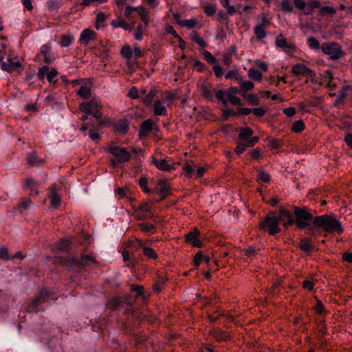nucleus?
Segmentation results:
<instances>
[{
	"instance_id": "nucleus-1",
	"label": "nucleus",
	"mask_w": 352,
	"mask_h": 352,
	"mask_svg": "<svg viewBox=\"0 0 352 352\" xmlns=\"http://www.w3.org/2000/svg\"><path fill=\"white\" fill-rule=\"evenodd\" d=\"M74 243L67 239L60 240L56 245L58 249L69 254L60 258L61 263L67 270L78 272L85 266L95 263L94 258L88 254L80 253V257L74 255Z\"/></svg>"
},
{
	"instance_id": "nucleus-2",
	"label": "nucleus",
	"mask_w": 352,
	"mask_h": 352,
	"mask_svg": "<svg viewBox=\"0 0 352 352\" xmlns=\"http://www.w3.org/2000/svg\"><path fill=\"white\" fill-rule=\"evenodd\" d=\"M344 229L340 221L335 215L324 214L316 216L315 226L312 230V236L316 238L322 236V233L330 234H342Z\"/></svg>"
},
{
	"instance_id": "nucleus-3",
	"label": "nucleus",
	"mask_w": 352,
	"mask_h": 352,
	"mask_svg": "<svg viewBox=\"0 0 352 352\" xmlns=\"http://www.w3.org/2000/svg\"><path fill=\"white\" fill-rule=\"evenodd\" d=\"M294 215L295 216L296 227L300 230L307 231L308 234L312 236V230L314 229L316 216L311 213V210L303 206H294Z\"/></svg>"
},
{
	"instance_id": "nucleus-4",
	"label": "nucleus",
	"mask_w": 352,
	"mask_h": 352,
	"mask_svg": "<svg viewBox=\"0 0 352 352\" xmlns=\"http://www.w3.org/2000/svg\"><path fill=\"white\" fill-rule=\"evenodd\" d=\"M102 105L101 104L100 100L98 97L94 96L90 100L83 102L80 104L79 109L80 111L85 113L80 118V120L85 122L88 119V116H92L98 120H99V126H106L109 120H102V113L101 111Z\"/></svg>"
},
{
	"instance_id": "nucleus-5",
	"label": "nucleus",
	"mask_w": 352,
	"mask_h": 352,
	"mask_svg": "<svg viewBox=\"0 0 352 352\" xmlns=\"http://www.w3.org/2000/svg\"><path fill=\"white\" fill-rule=\"evenodd\" d=\"M134 300L129 296L125 297H115L109 300L107 305L113 311L122 313L127 318L133 316Z\"/></svg>"
},
{
	"instance_id": "nucleus-6",
	"label": "nucleus",
	"mask_w": 352,
	"mask_h": 352,
	"mask_svg": "<svg viewBox=\"0 0 352 352\" xmlns=\"http://www.w3.org/2000/svg\"><path fill=\"white\" fill-rule=\"evenodd\" d=\"M276 210L270 211L258 223L259 229L267 232L269 235L274 236L281 232L280 223L281 219L277 215Z\"/></svg>"
},
{
	"instance_id": "nucleus-7",
	"label": "nucleus",
	"mask_w": 352,
	"mask_h": 352,
	"mask_svg": "<svg viewBox=\"0 0 352 352\" xmlns=\"http://www.w3.org/2000/svg\"><path fill=\"white\" fill-rule=\"evenodd\" d=\"M54 299V292L47 287H43L37 295L32 299L28 305V312L37 313L43 311L42 304Z\"/></svg>"
},
{
	"instance_id": "nucleus-8",
	"label": "nucleus",
	"mask_w": 352,
	"mask_h": 352,
	"mask_svg": "<svg viewBox=\"0 0 352 352\" xmlns=\"http://www.w3.org/2000/svg\"><path fill=\"white\" fill-rule=\"evenodd\" d=\"M108 152L115 157L111 160V164L113 166H118L120 164L129 162L131 158V154L126 148L116 145L111 142L108 146Z\"/></svg>"
},
{
	"instance_id": "nucleus-9",
	"label": "nucleus",
	"mask_w": 352,
	"mask_h": 352,
	"mask_svg": "<svg viewBox=\"0 0 352 352\" xmlns=\"http://www.w3.org/2000/svg\"><path fill=\"white\" fill-rule=\"evenodd\" d=\"M41 342L45 344L52 352H62V346L59 344L58 339L52 334V331L48 330L44 325L41 327Z\"/></svg>"
},
{
	"instance_id": "nucleus-10",
	"label": "nucleus",
	"mask_w": 352,
	"mask_h": 352,
	"mask_svg": "<svg viewBox=\"0 0 352 352\" xmlns=\"http://www.w3.org/2000/svg\"><path fill=\"white\" fill-rule=\"evenodd\" d=\"M113 28H122L131 32L135 40L141 41L148 23H111Z\"/></svg>"
},
{
	"instance_id": "nucleus-11",
	"label": "nucleus",
	"mask_w": 352,
	"mask_h": 352,
	"mask_svg": "<svg viewBox=\"0 0 352 352\" xmlns=\"http://www.w3.org/2000/svg\"><path fill=\"white\" fill-rule=\"evenodd\" d=\"M322 52L333 60H337L343 57L345 54L341 46L336 42H327L321 45Z\"/></svg>"
},
{
	"instance_id": "nucleus-12",
	"label": "nucleus",
	"mask_w": 352,
	"mask_h": 352,
	"mask_svg": "<svg viewBox=\"0 0 352 352\" xmlns=\"http://www.w3.org/2000/svg\"><path fill=\"white\" fill-rule=\"evenodd\" d=\"M135 218L138 221H146L153 217L151 207L147 202H142L134 209Z\"/></svg>"
},
{
	"instance_id": "nucleus-13",
	"label": "nucleus",
	"mask_w": 352,
	"mask_h": 352,
	"mask_svg": "<svg viewBox=\"0 0 352 352\" xmlns=\"http://www.w3.org/2000/svg\"><path fill=\"white\" fill-rule=\"evenodd\" d=\"M201 232L197 228H194L192 230L188 232L185 235V241L191 245L193 248H201L204 243L200 240Z\"/></svg>"
},
{
	"instance_id": "nucleus-14",
	"label": "nucleus",
	"mask_w": 352,
	"mask_h": 352,
	"mask_svg": "<svg viewBox=\"0 0 352 352\" xmlns=\"http://www.w3.org/2000/svg\"><path fill=\"white\" fill-rule=\"evenodd\" d=\"M278 213L280 214L278 217L281 219L280 222L283 223L285 228L294 226L295 216L294 215V212H292L288 209L280 207L278 210Z\"/></svg>"
},
{
	"instance_id": "nucleus-15",
	"label": "nucleus",
	"mask_w": 352,
	"mask_h": 352,
	"mask_svg": "<svg viewBox=\"0 0 352 352\" xmlns=\"http://www.w3.org/2000/svg\"><path fill=\"white\" fill-rule=\"evenodd\" d=\"M81 81H85V84L80 87L77 91V94L81 98L86 99L89 98L91 96V87L94 84V79L88 78L81 79L80 81L75 80L73 82V84H80Z\"/></svg>"
},
{
	"instance_id": "nucleus-16",
	"label": "nucleus",
	"mask_w": 352,
	"mask_h": 352,
	"mask_svg": "<svg viewBox=\"0 0 352 352\" xmlns=\"http://www.w3.org/2000/svg\"><path fill=\"white\" fill-rule=\"evenodd\" d=\"M159 129L154 121L151 119H146L143 121L140 126L139 135L141 138L146 137L152 131H158Z\"/></svg>"
},
{
	"instance_id": "nucleus-17",
	"label": "nucleus",
	"mask_w": 352,
	"mask_h": 352,
	"mask_svg": "<svg viewBox=\"0 0 352 352\" xmlns=\"http://www.w3.org/2000/svg\"><path fill=\"white\" fill-rule=\"evenodd\" d=\"M40 182L32 177H27L23 180V187L25 190L30 191V195L36 197L39 193Z\"/></svg>"
},
{
	"instance_id": "nucleus-18",
	"label": "nucleus",
	"mask_w": 352,
	"mask_h": 352,
	"mask_svg": "<svg viewBox=\"0 0 352 352\" xmlns=\"http://www.w3.org/2000/svg\"><path fill=\"white\" fill-rule=\"evenodd\" d=\"M155 192L158 194L161 199H165L170 193V185L167 180L161 179L158 181L155 188Z\"/></svg>"
},
{
	"instance_id": "nucleus-19",
	"label": "nucleus",
	"mask_w": 352,
	"mask_h": 352,
	"mask_svg": "<svg viewBox=\"0 0 352 352\" xmlns=\"http://www.w3.org/2000/svg\"><path fill=\"white\" fill-rule=\"evenodd\" d=\"M275 43L278 47L280 48L286 53H292L296 50V46L292 43H288L287 40L283 37L282 34L277 36Z\"/></svg>"
},
{
	"instance_id": "nucleus-20",
	"label": "nucleus",
	"mask_w": 352,
	"mask_h": 352,
	"mask_svg": "<svg viewBox=\"0 0 352 352\" xmlns=\"http://www.w3.org/2000/svg\"><path fill=\"white\" fill-rule=\"evenodd\" d=\"M97 38V34L90 28L83 30L80 34L79 41L82 45H87L90 41Z\"/></svg>"
},
{
	"instance_id": "nucleus-21",
	"label": "nucleus",
	"mask_w": 352,
	"mask_h": 352,
	"mask_svg": "<svg viewBox=\"0 0 352 352\" xmlns=\"http://www.w3.org/2000/svg\"><path fill=\"white\" fill-rule=\"evenodd\" d=\"M259 141V137L254 136L252 140L247 142H239L235 148V152L238 155L243 154L247 148L253 147Z\"/></svg>"
},
{
	"instance_id": "nucleus-22",
	"label": "nucleus",
	"mask_w": 352,
	"mask_h": 352,
	"mask_svg": "<svg viewBox=\"0 0 352 352\" xmlns=\"http://www.w3.org/2000/svg\"><path fill=\"white\" fill-rule=\"evenodd\" d=\"M292 73L295 76L302 75L304 76H312L314 74L313 71L302 64H296L292 67Z\"/></svg>"
},
{
	"instance_id": "nucleus-23",
	"label": "nucleus",
	"mask_w": 352,
	"mask_h": 352,
	"mask_svg": "<svg viewBox=\"0 0 352 352\" xmlns=\"http://www.w3.org/2000/svg\"><path fill=\"white\" fill-rule=\"evenodd\" d=\"M167 280L168 278L164 274H158L153 285V290L156 293H160L164 288Z\"/></svg>"
},
{
	"instance_id": "nucleus-24",
	"label": "nucleus",
	"mask_w": 352,
	"mask_h": 352,
	"mask_svg": "<svg viewBox=\"0 0 352 352\" xmlns=\"http://www.w3.org/2000/svg\"><path fill=\"white\" fill-rule=\"evenodd\" d=\"M211 335L219 342L222 341L226 342L231 339V336L229 333L223 331L219 328H213L211 331Z\"/></svg>"
},
{
	"instance_id": "nucleus-25",
	"label": "nucleus",
	"mask_w": 352,
	"mask_h": 352,
	"mask_svg": "<svg viewBox=\"0 0 352 352\" xmlns=\"http://www.w3.org/2000/svg\"><path fill=\"white\" fill-rule=\"evenodd\" d=\"M138 245L142 249V253L147 259L156 260L158 258V255L155 251L151 248L146 247L143 241L138 240Z\"/></svg>"
},
{
	"instance_id": "nucleus-26",
	"label": "nucleus",
	"mask_w": 352,
	"mask_h": 352,
	"mask_svg": "<svg viewBox=\"0 0 352 352\" xmlns=\"http://www.w3.org/2000/svg\"><path fill=\"white\" fill-rule=\"evenodd\" d=\"M8 63H2L1 69L3 71H6L8 72H12L14 70H16L19 68H21V64L19 61H13L10 58H8Z\"/></svg>"
},
{
	"instance_id": "nucleus-27",
	"label": "nucleus",
	"mask_w": 352,
	"mask_h": 352,
	"mask_svg": "<svg viewBox=\"0 0 352 352\" xmlns=\"http://www.w3.org/2000/svg\"><path fill=\"white\" fill-rule=\"evenodd\" d=\"M253 130L250 129V127H244L241 128L239 131V140L241 142H247L250 140H252L254 137H252L253 135Z\"/></svg>"
},
{
	"instance_id": "nucleus-28",
	"label": "nucleus",
	"mask_w": 352,
	"mask_h": 352,
	"mask_svg": "<svg viewBox=\"0 0 352 352\" xmlns=\"http://www.w3.org/2000/svg\"><path fill=\"white\" fill-rule=\"evenodd\" d=\"M114 129L120 135L126 134L129 129V122L126 120H119L114 124Z\"/></svg>"
},
{
	"instance_id": "nucleus-29",
	"label": "nucleus",
	"mask_w": 352,
	"mask_h": 352,
	"mask_svg": "<svg viewBox=\"0 0 352 352\" xmlns=\"http://www.w3.org/2000/svg\"><path fill=\"white\" fill-rule=\"evenodd\" d=\"M153 112L155 116H167L166 107L162 104L161 100H157L154 102Z\"/></svg>"
},
{
	"instance_id": "nucleus-30",
	"label": "nucleus",
	"mask_w": 352,
	"mask_h": 352,
	"mask_svg": "<svg viewBox=\"0 0 352 352\" xmlns=\"http://www.w3.org/2000/svg\"><path fill=\"white\" fill-rule=\"evenodd\" d=\"M152 163L159 169L164 171H169L173 168L168 164L165 160H157L155 157H152Z\"/></svg>"
},
{
	"instance_id": "nucleus-31",
	"label": "nucleus",
	"mask_w": 352,
	"mask_h": 352,
	"mask_svg": "<svg viewBox=\"0 0 352 352\" xmlns=\"http://www.w3.org/2000/svg\"><path fill=\"white\" fill-rule=\"evenodd\" d=\"M311 239H302L300 241L298 248L302 252L309 254L312 251V245H311Z\"/></svg>"
},
{
	"instance_id": "nucleus-32",
	"label": "nucleus",
	"mask_w": 352,
	"mask_h": 352,
	"mask_svg": "<svg viewBox=\"0 0 352 352\" xmlns=\"http://www.w3.org/2000/svg\"><path fill=\"white\" fill-rule=\"evenodd\" d=\"M250 105L258 106L260 104V99L256 94H245L241 96Z\"/></svg>"
},
{
	"instance_id": "nucleus-33",
	"label": "nucleus",
	"mask_w": 352,
	"mask_h": 352,
	"mask_svg": "<svg viewBox=\"0 0 352 352\" xmlns=\"http://www.w3.org/2000/svg\"><path fill=\"white\" fill-rule=\"evenodd\" d=\"M156 94L157 91L155 88L151 89L143 98L144 103L146 106H151L153 102L154 98L156 96Z\"/></svg>"
},
{
	"instance_id": "nucleus-34",
	"label": "nucleus",
	"mask_w": 352,
	"mask_h": 352,
	"mask_svg": "<svg viewBox=\"0 0 352 352\" xmlns=\"http://www.w3.org/2000/svg\"><path fill=\"white\" fill-rule=\"evenodd\" d=\"M266 23H259L256 25L254 28V34L256 35V37L258 40H261L266 36V32L265 30V26L263 25H265Z\"/></svg>"
},
{
	"instance_id": "nucleus-35",
	"label": "nucleus",
	"mask_w": 352,
	"mask_h": 352,
	"mask_svg": "<svg viewBox=\"0 0 352 352\" xmlns=\"http://www.w3.org/2000/svg\"><path fill=\"white\" fill-rule=\"evenodd\" d=\"M74 41V36L67 34L62 35L58 43L62 47H67L73 43Z\"/></svg>"
},
{
	"instance_id": "nucleus-36",
	"label": "nucleus",
	"mask_w": 352,
	"mask_h": 352,
	"mask_svg": "<svg viewBox=\"0 0 352 352\" xmlns=\"http://www.w3.org/2000/svg\"><path fill=\"white\" fill-rule=\"evenodd\" d=\"M32 204V201L30 199L25 198L21 203L17 204L16 210L19 213H22L25 210H28Z\"/></svg>"
},
{
	"instance_id": "nucleus-37",
	"label": "nucleus",
	"mask_w": 352,
	"mask_h": 352,
	"mask_svg": "<svg viewBox=\"0 0 352 352\" xmlns=\"http://www.w3.org/2000/svg\"><path fill=\"white\" fill-rule=\"evenodd\" d=\"M28 162L32 166H40L44 163V160L39 159L36 154L33 153L28 157Z\"/></svg>"
},
{
	"instance_id": "nucleus-38",
	"label": "nucleus",
	"mask_w": 352,
	"mask_h": 352,
	"mask_svg": "<svg viewBox=\"0 0 352 352\" xmlns=\"http://www.w3.org/2000/svg\"><path fill=\"white\" fill-rule=\"evenodd\" d=\"M248 76L252 80L261 81L263 76L261 72L254 67H252L248 71Z\"/></svg>"
},
{
	"instance_id": "nucleus-39",
	"label": "nucleus",
	"mask_w": 352,
	"mask_h": 352,
	"mask_svg": "<svg viewBox=\"0 0 352 352\" xmlns=\"http://www.w3.org/2000/svg\"><path fill=\"white\" fill-rule=\"evenodd\" d=\"M130 290L132 293L135 294V298H139V297L144 298V287L143 285H137L132 284L130 285Z\"/></svg>"
},
{
	"instance_id": "nucleus-40",
	"label": "nucleus",
	"mask_w": 352,
	"mask_h": 352,
	"mask_svg": "<svg viewBox=\"0 0 352 352\" xmlns=\"http://www.w3.org/2000/svg\"><path fill=\"white\" fill-rule=\"evenodd\" d=\"M122 257H123V261L124 262L128 263L127 265L129 267L131 266V267H135V265L138 263V260L136 258H131L129 252L127 251H124L122 253Z\"/></svg>"
},
{
	"instance_id": "nucleus-41",
	"label": "nucleus",
	"mask_w": 352,
	"mask_h": 352,
	"mask_svg": "<svg viewBox=\"0 0 352 352\" xmlns=\"http://www.w3.org/2000/svg\"><path fill=\"white\" fill-rule=\"evenodd\" d=\"M226 95H227V91L225 90V89H219L215 94L216 98L219 101L221 102L222 104L224 107H227L228 106V101H227Z\"/></svg>"
},
{
	"instance_id": "nucleus-42",
	"label": "nucleus",
	"mask_w": 352,
	"mask_h": 352,
	"mask_svg": "<svg viewBox=\"0 0 352 352\" xmlns=\"http://www.w3.org/2000/svg\"><path fill=\"white\" fill-rule=\"evenodd\" d=\"M256 181L258 183H269L270 181V175L264 170L259 169L258 170Z\"/></svg>"
},
{
	"instance_id": "nucleus-43",
	"label": "nucleus",
	"mask_w": 352,
	"mask_h": 352,
	"mask_svg": "<svg viewBox=\"0 0 352 352\" xmlns=\"http://www.w3.org/2000/svg\"><path fill=\"white\" fill-rule=\"evenodd\" d=\"M346 25H337L334 27H331L329 29V34L330 36H335L336 38H340L342 34L343 28Z\"/></svg>"
},
{
	"instance_id": "nucleus-44",
	"label": "nucleus",
	"mask_w": 352,
	"mask_h": 352,
	"mask_svg": "<svg viewBox=\"0 0 352 352\" xmlns=\"http://www.w3.org/2000/svg\"><path fill=\"white\" fill-rule=\"evenodd\" d=\"M138 227L144 233L151 232L156 229V226L154 224L144 222L140 223Z\"/></svg>"
},
{
	"instance_id": "nucleus-45",
	"label": "nucleus",
	"mask_w": 352,
	"mask_h": 352,
	"mask_svg": "<svg viewBox=\"0 0 352 352\" xmlns=\"http://www.w3.org/2000/svg\"><path fill=\"white\" fill-rule=\"evenodd\" d=\"M349 89H351L350 86H346L342 88V89L339 91L337 98L334 102V106H338L342 101L345 99L346 96V91Z\"/></svg>"
},
{
	"instance_id": "nucleus-46",
	"label": "nucleus",
	"mask_w": 352,
	"mask_h": 352,
	"mask_svg": "<svg viewBox=\"0 0 352 352\" xmlns=\"http://www.w3.org/2000/svg\"><path fill=\"white\" fill-rule=\"evenodd\" d=\"M204 252L198 251L193 256L192 264L195 268H198L201 263L204 261Z\"/></svg>"
},
{
	"instance_id": "nucleus-47",
	"label": "nucleus",
	"mask_w": 352,
	"mask_h": 352,
	"mask_svg": "<svg viewBox=\"0 0 352 352\" xmlns=\"http://www.w3.org/2000/svg\"><path fill=\"white\" fill-rule=\"evenodd\" d=\"M204 252L198 251L193 256L192 264L195 268H198L201 263L204 261Z\"/></svg>"
},
{
	"instance_id": "nucleus-48",
	"label": "nucleus",
	"mask_w": 352,
	"mask_h": 352,
	"mask_svg": "<svg viewBox=\"0 0 352 352\" xmlns=\"http://www.w3.org/2000/svg\"><path fill=\"white\" fill-rule=\"evenodd\" d=\"M49 72V67L44 65L38 68L37 76L40 81L43 83L45 82V78H47V73Z\"/></svg>"
},
{
	"instance_id": "nucleus-49",
	"label": "nucleus",
	"mask_w": 352,
	"mask_h": 352,
	"mask_svg": "<svg viewBox=\"0 0 352 352\" xmlns=\"http://www.w3.org/2000/svg\"><path fill=\"white\" fill-rule=\"evenodd\" d=\"M191 40L202 48H206L208 46L204 38L196 32L191 35Z\"/></svg>"
},
{
	"instance_id": "nucleus-50",
	"label": "nucleus",
	"mask_w": 352,
	"mask_h": 352,
	"mask_svg": "<svg viewBox=\"0 0 352 352\" xmlns=\"http://www.w3.org/2000/svg\"><path fill=\"white\" fill-rule=\"evenodd\" d=\"M226 98L228 102H230L232 105L237 107L243 106V103L242 102L241 100L235 95L227 94Z\"/></svg>"
},
{
	"instance_id": "nucleus-51",
	"label": "nucleus",
	"mask_w": 352,
	"mask_h": 352,
	"mask_svg": "<svg viewBox=\"0 0 352 352\" xmlns=\"http://www.w3.org/2000/svg\"><path fill=\"white\" fill-rule=\"evenodd\" d=\"M254 87V83L252 81H243L240 86L241 90V96L248 94V91L252 90Z\"/></svg>"
},
{
	"instance_id": "nucleus-52",
	"label": "nucleus",
	"mask_w": 352,
	"mask_h": 352,
	"mask_svg": "<svg viewBox=\"0 0 352 352\" xmlns=\"http://www.w3.org/2000/svg\"><path fill=\"white\" fill-rule=\"evenodd\" d=\"M202 55L208 63L210 65H215L218 63L217 59L208 51H204Z\"/></svg>"
},
{
	"instance_id": "nucleus-53",
	"label": "nucleus",
	"mask_w": 352,
	"mask_h": 352,
	"mask_svg": "<svg viewBox=\"0 0 352 352\" xmlns=\"http://www.w3.org/2000/svg\"><path fill=\"white\" fill-rule=\"evenodd\" d=\"M223 120L227 121L230 117L237 116V110L234 111L232 109H223Z\"/></svg>"
},
{
	"instance_id": "nucleus-54",
	"label": "nucleus",
	"mask_w": 352,
	"mask_h": 352,
	"mask_svg": "<svg viewBox=\"0 0 352 352\" xmlns=\"http://www.w3.org/2000/svg\"><path fill=\"white\" fill-rule=\"evenodd\" d=\"M305 125L302 120H298L293 123L292 131L295 133H300L305 129Z\"/></svg>"
},
{
	"instance_id": "nucleus-55",
	"label": "nucleus",
	"mask_w": 352,
	"mask_h": 352,
	"mask_svg": "<svg viewBox=\"0 0 352 352\" xmlns=\"http://www.w3.org/2000/svg\"><path fill=\"white\" fill-rule=\"evenodd\" d=\"M121 54L124 58L131 59L133 57V50L129 45H124L121 50Z\"/></svg>"
},
{
	"instance_id": "nucleus-56",
	"label": "nucleus",
	"mask_w": 352,
	"mask_h": 352,
	"mask_svg": "<svg viewBox=\"0 0 352 352\" xmlns=\"http://www.w3.org/2000/svg\"><path fill=\"white\" fill-rule=\"evenodd\" d=\"M307 43L310 48L314 50H321V45L318 41L314 37H309L307 39Z\"/></svg>"
},
{
	"instance_id": "nucleus-57",
	"label": "nucleus",
	"mask_w": 352,
	"mask_h": 352,
	"mask_svg": "<svg viewBox=\"0 0 352 352\" xmlns=\"http://www.w3.org/2000/svg\"><path fill=\"white\" fill-rule=\"evenodd\" d=\"M315 311L318 315H323L327 313V310L323 305L322 302L320 300H317L316 305L315 306Z\"/></svg>"
},
{
	"instance_id": "nucleus-58",
	"label": "nucleus",
	"mask_w": 352,
	"mask_h": 352,
	"mask_svg": "<svg viewBox=\"0 0 352 352\" xmlns=\"http://www.w3.org/2000/svg\"><path fill=\"white\" fill-rule=\"evenodd\" d=\"M336 13V10L330 6L322 7L320 10V14L322 16L333 15Z\"/></svg>"
},
{
	"instance_id": "nucleus-59",
	"label": "nucleus",
	"mask_w": 352,
	"mask_h": 352,
	"mask_svg": "<svg viewBox=\"0 0 352 352\" xmlns=\"http://www.w3.org/2000/svg\"><path fill=\"white\" fill-rule=\"evenodd\" d=\"M236 109H237V116H249L250 114H251L252 113V109L243 107V106L238 107Z\"/></svg>"
},
{
	"instance_id": "nucleus-60",
	"label": "nucleus",
	"mask_w": 352,
	"mask_h": 352,
	"mask_svg": "<svg viewBox=\"0 0 352 352\" xmlns=\"http://www.w3.org/2000/svg\"><path fill=\"white\" fill-rule=\"evenodd\" d=\"M249 154L250 155L251 157L253 160H258L261 159L262 157V151L259 148H255L251 150L249 152Z\"/></svg>"
},
{
	"instance_id": "nucleus-61",
	"label": "nucleus",
	"mask_w": 352,
	"mask_h": 352,
	"mask_svg": "<svg viewBox=\"0 0 352 352\" xmlns=\"http://www.w3.org/2000/svg\"><path fill=\"white\" fill-rule=\"evenodd\" d=\"M298 106L301 111L308 112L309 111L308 107L314 106V103L311 100H309L307 104L305 102H300L298 103Z\"/></svg>"
},
{
	"instance_id": "nucleus-62",
	"label": "nucleus",
	"mask_w": 352,
	"mask_h": 352,
	"mask_svg": "<svg viewBox=\"0 0 352 352\" xmlns=\"http://www.w3.org/2000/svg\"><path fill=\"white\" fill-rule=\"evenodd\" d=\"M58 75V71L55 68H52L51 69H49V72L47 75V80L50 83L54 82V78L57 77Z\"/></svg>"
},
{
	"instance_id": "nucleus-63",
	"label": "nucleus",
	"mask_w": 352,
	"mask_h": 352,
	"mask_svg": "<svg viewBox=\"0 0 352 352\" xmlns=\"http://www.w3.org/2000/svg\"><path fill=\"white\" fill-rule=\"evenodd\" d=\"M11 254H9L8 250L5 247L0 248V258L6 261H10Z\"/></svg>"
},
{
	"instance_id": "nucleus-64",
	"label": "nucleus",
	"mask_w": 352,
	"mask_h": 352,
	"mask_svg": "<svg viewBox=\"0 0 352 352\" xmlns=\"http://www.w3.org/2000/svg\"><path fill=\"white\" fill-rule=\"evenodd\" d=\"M50 202L54 207L57 208L60 204V196L56 192H53Z\"/></svg>"
}]
</instances>
